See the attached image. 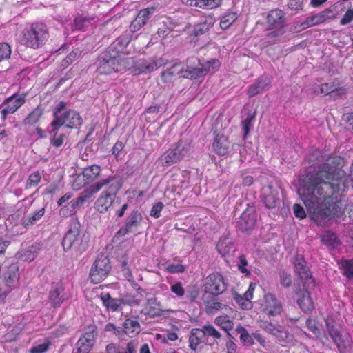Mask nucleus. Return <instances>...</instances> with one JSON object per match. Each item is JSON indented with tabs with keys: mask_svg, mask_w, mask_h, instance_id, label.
Masks as SVG:
<instances>
[{
	"mask_svg": "<svg viewBox=\"0 0 353 353\" xmlns=\"http://www.w3.org/2000/svg\"><path fill=\"white\" fill-rule=\"evenodd\" d=\"M306 159L310 166L300 178L302 188L298 193L307 210H314L323 202L339 201V192L345 187L339 170L343 159L319 149L310 152Z\"/></svg>",
	"mask_w": 353,
	"mask_h": 353,
	"instance_id": "f257e3e1",
	"label": "nucleus"
},
{
	"mask_svg": "<svg viewBox=\"0 0 353 353\" xmlns=\"http://www.w3.org/2000/svg\"><path fill=\"white\" fill-rule=\"evenodd\" d=\"M88 238L82 230L81 225L77 218L70 219L68 230L63 240L62 245L65 251L73 250L77 253H83L88 248Z\"/></svg>",
	"mask_w": 353,
	"mask_h": 353,
	"instance_id": "f03ea898",
	"label": "nucleus"
},
{
	"mask_svg": "<svg viewBox=\"0 0 353 353\" xmlns=\"http://www.w3.org/2000/svg\"><path fill=\"white\" fill-rule=\"evenodd\" d=\"M95 65L97 71L101 74H110L112 72H118L121 70L119 57L114 51L106 49L98 57Z\"/></svg>",
	"mask_w": 353,
	"mask_h": 353,
	"instance_id": "7ed1b4c3",
	"label": "nucleus"
},
{
	"mask_svg": "<svg viewBox=\"0 0 353 353\" xmlns=\"http://www.w3.org/2000/svg\"><path fill=\"white\" fill-rule=\"evenodd\" d=\"M48 37L46 25L43 23H34L29 30L24 32L23 40L28 47L38 48L43 44Z\"/></svg>",
	"mask_w": 353,
	"mask_h": 353,
	"instance_id": "20e7f679",
	"label": "nucleus"
},
{
	"mask_svg": "<svg viewBox=\"0 0 353 353\" xmlns=\"http://www.w3.org/2000/svg\"><path fill=\"white\" fill-rule=\"evenodd\" d=\"M329 335L336 344L339 353H352L353 352V341L350 335L346 332H340L334 325L326 322Z\"/></svg>",
	"mask_w": 353,
	"mask_h": 353,
	"instance_id": "39448f33",
	"label": "nucleus"
},
{
	"mask_svg": "<svg viewBox=\"0 0 353 353\" xmlns=\"http://www.w3.org/2000/svg\"><path fill=\"white\" fill-rule=\"evenodd\" d=\"M220 67V62L218 59H211L204 63H199V67L187 66L183 68L182 77L191 80L197 79L205 77L208 72H213Z\"/></svg>",
	"mask_w": 353,
	"mask_h": 353,
	"instance_id": "423d86ee",
	"label": "nucleus"
},
{
	"mask_svg": "<svg viewBox=\"0 0 353 353\" xmlns=\"http://www.w3.org/2000/svg\"><path fill=\"white\" fill-rule=\"evenodd\" d=\"M111 268L112 266L108 256L104 255L98 256L90 272L91 281L94 283H100L107 277Z\"/></svg>",
	"mask_w": 353,
	"mask_h": 353,
	"instance_id": "0eeeda50",
	"label": "nucleus"
},
{
	"mask_svg": "<svg viewBox=\"0 0 353 353\" xmlns=\"http://www.w3.org/2000/svg\"><path fill=\"white\" fill-rule=\"evenodd\" d=\"M188 153L185 145L179 141L175 147L170 148L162 154L159 161L163 166H170L181 161Z\"/></svg>",
	"mask_w": 353,
	"mask_h": 353,
	"instance_id": "6e6552de",
	"label": "nucleus"
},
{
	"mask_svg": "<svg viewBox=\"0 0 353 353\" xmlns=\"http://www.w3.org/2000/svg\"><path fill=\"white\" fill-rule=\"evenodd\" d=\"M226 283L219 273L210 274L205 280L204 293L217 296L225 291Z\"/></svg>",
	"mask_w": 353,
	"mask_h": 353,
	"instance_id": "1a4fd4ad",
	"label": "nucleus"
},
{
	"mask_svg": "<svg viewBox=\"0 0 353 353\" xmlns=\"http://www.w3.org/2000/svg\"><path fill=\"white\" fill-rule=\"evenodd\" d=\"M257 220V214L254 205H248L236 221V227L242 232H250L254 229Z\"/></svg>",
	"mask_w": 353,
	"mask_h": 353,
	"instance_id": "9d476101",
	"label": "nucleus"
},
{
	"mask_svg": "<svg viewBox=\"0 0 353 353\" xmlns=\"http://www.w3.org/2000/svg\"><path fill=\"white\" fill-rule=\"evenodd\" d=\"M26 95L13 94L0 105V116L5 121L8 114L14 113L26 101Z\"/></svg>",
	"mask_w": 353,
	"mask_h": 353,
	"instance_id": "9b49d317",
	"label": "nucleus"
},
{
	"mask_svg": "<svg viewBox=\"0 0 353 353\" xmlns=\"http://www.w3.org/2000/svg\"><path fill=\"white\" fill-rule=\"evenodd\" d=\"M143 221L141 213L138 210H133L126 217L125 224L116 233V238L124 236L128 233L134 232Z\"/></svg>",
	"mask_w": 353,
	"mask_h": 353,
	"instance_id": "f8f14e48",
	"label": "nucleus"
},
{
	"mask_svg": "<svg viewBox=\"0 0 353 353\" xmlns=\"http://www.w3.org/2000/svg\"><path fill=\"white\" fill-rule=\"evenodd\" d=\"M69 299V296L64 290L63 284L60 281L53 282L49 291L48 301L51 307H59L61 304Z\"/></svg>",
	"mask_w": 353,
	"mask_h": 353,
	"instance_id": "ddd939ff",
	"label": "nucleus"
},
{
	"mask_svg": "<svg viewBox=\"0 0 353 353\" xmlns=\"http://www.w3.org/2000/svg\"><path fill=\"white\" fill-rule=\"evenodd\" d=\"M294 265L295 268V272L303 282V286L311 285L312 287L314 279L307 265V262L301 255L298 254L296 256Z\"/></svg>",
	"mask_w": 353,
	"mask_h": 353,
	"instance_id": "4468645a",
	"label": "nucleus"
},
{
	"mask_svg": "<svg viewBox=\"0 0 353 353\" xmlns=\"http://www.w3.org/2000/svg\"><path fill=\"white\" fill-rule=\"evenodd\" d=\"M95 183L99 187V191L103 189L102 194L112 195H117L122 185L120 179L113 175L101 179Z\"/></svg>",
	"mask_w": 353,
	"mask_h": 353,
	"instance_id": "2eb2a0df",
	"label": "nucleus"
},
{
	"mask_svg": "<svg viewBox=\"0 0 353 353\" xmlns=\"http://www.w3.org/2000/svg\"><path fill=\"white\" fill-rule=\"evenodd\" d=\"M260 327L268 333L274 336L280 343L290 342L292 340V335L279 325H276L271 322L265 321L261 324Z\"/></svg>",
	"mask_w": 353,
	"mask_h": 353,
	"instance_id": "dca6fc26",
	"label": "nucleus"
},
{
	"mask_svg": "<svg viewBox=\"0 0 353 353\" xmlns=\"http://www.w3.org/2000/svg\"><path fill=\"white\" fill-rule=\"evenodd\" d=\"M264 312L268 316H276L283 310L282 304L276 296L271 293L264 295V303L263 305Z\"/></svg>",
	"mask_w": 353,
	"mask_h": 353,
	"instance_id": "f3484780",
	"label": "nucleus"
},
{
	"mask_svg": "<svg viewBox=\"0 0 353 353\" xmlns=\"http://www.w3.org/2000/svg\"><path fill=\"white\" fill-rule=\"evenodd\" d=\"M101 171V168L98 165H92L90 166H88L83 168L82 172V177L84 179V183L81 184V176L79 175L74 180V185L78 186L77 188H81V186L91 183L94 181L96 179H97L100 174Z\"/></svg>",
	"mask_w": 353,
	"mask_h": 353,
	"instance_id": "a211bd4d",
	"label": "nucleus"
},
{
	"mask_svg": "<svg viewBox=\"0 0 353 353\" xmlns=\"http://www.w3.org/2000/svg\"><path fill=\"white\" fill-rule=\"evenodd\" d=\"M310 285L303 286V289H299L296 292V302L300 308L304 312H311L314 309V303L307 290Z\"/></svg>",
	"mask_w": 353,
	"mask_h": 353,
	"instance_id": "6ab92c4d",
	"label": "nucleus"
},
{
	"mask_svg": "<svg viewBox=\"0 0 353 353\" xmlns=\"http://www.w3.org/2000/svg\"><path fill=\"white\" fill-rule=\"evenodd\" d=\"M271 84V79L268 75H262L252 84L247 92V94L252 98L258 94L269 89Z\"/></svg>",
	"mask_w": 353,
	"mask_h": 353,
	"instance_id": "aec40b11",
	"label": "nucleus"
},
{
	"mask_svg": "<svg viewBox=\"0 0 353 353\" xmlns=\"http://www.w3.org/2000/svg\"><path fill=\"white\" fill-rule=\"evenodd\" d=\"M263 202L268 209L275 208L280 202L279 190L271 185L263 188Z\"/></svg>",
	"mask_w": 353,
	"mask_h": 353,
	"instance_id": "412c9836",
	"label": "nucleus"
},
{
	"mask_svg": "<svg viewBox=\"0 0 353 353\" xmlns=\"http://www.w3.org/2000/svg\"><path fill=\"white\" fill-rule=\"evenodd\" d=\"M46 213V208L42 207L29 214H25L21 219V224L26 229H30L33 225L38 224Z\"/></svg>",
	"mask_w": 353,
	"mask_h": 353,
	"instance_id": "4be33fe9",
	"label": "nucleus"
},
{
	"mask_svg": "<svg viewBox=\"0 0 353 353\" xmlns=\"http://www.w3.org/2000/svg\"><path fill=\"white\" fill-rule=\"evenodd\" d=\"M201 300L205 305V312L210 315H214L223 305L217 301L216 296L213 295L210 296L209 293H203L201 296Z\"/></svg>",
	"mask_w": 353,
	"mask_h": 353,
	"instance_id": "5701e85b",
	"label": "nucleus"
},
{
	"mask_svg": "<svg viewBox=\"0 0 353 353\" xmlns=\"http://www.w3.org/2000/svg\"><path fill=\"white\" fill-rule=\"evenodd\" d=\"M41 250V245L34 243L31 245L21 248L16 254V257L23 261H32L37 256Z\"/></svg>",
	"mask_w": 353,
	"mask_h": 353,
	"instance_id": "b1692460",
	"label": "nucleus"
},
{
	"mask_svg": "<svg viewBox=\"0 0 353 353\" xmlns=\"http://www.w3.org/2000/svg\"><path fill=\"white\" fill-rule=\"evenodd\" d=\"M132 38L130 32H125L118 37L107 49L111 52L114 51L117 53V56L119 57V53L130 43Z\"/></svg>",
	"mask_w": 353,
	"mask_h": 353,
	"instance_id": "393cba45",
	"label": "nucleus"
},
{
	"mask_svg": "<svg viewBox=\"0 0 353 353\" xmlns=\"http://www.w3.org/2000/svg\"><path fill=\"white\" fill-rule=\"evenodd\" d=\"M334 18L335 15L333 10L330 8H326L315 15L307 17L306 25H310L312 27L325 23Z\"/></svg>",
	"mask_w": 353,
	"mask_h": 353,
	"instance_id": "a878e982",
	"label": "nucleus"
},
{
	"mask_svg": "<svg viewBox=\"0 0 353 353\" xmlns=\"http://www.w3.org/2000/svg\"><path fill=\"white\" fill-rule=\"evenodd\" d=\"M267 23L272 28L285 26L284 12L279 9L271 10L267 17Z\"/></svg>",
	"mask_w": 353,
	"mask_h": 353,
	"instance_id": "bb28decb",
	"label": "nucleus"
},
{
	"mask_svg": "<svg viewBox=\"0 0 353 353\" xmlns=\"http://www.w3.org/2000/svg\"><path fill=\"white\" fill-rule=\"evenodd\" d=\"M100 299L103 303V306L112 312L121 311L122 307L120 299H114L111 296L110 293L102 292L100 294Z\"/></svg>",
	"mask_w": 353,
	"mask_h": 353,
	"instance_id": "cd10ccee",
	"label": "nucleus"
},
{
	"mask_svg": "<svg viewBox=\"0 0 353 353\" xmlns=\"http://www.w3.org/2000/svg\"><path fill=\"white\" fill-rule=\"evenodd\" d=\"M64 124L68 128H77L82 125V118L80 114L72 110L65 111L63 115Z\"/></svg>",
	"mask_w": 353,
	"mask_h": 353,
	"instance_id": "c85d7f7f",
	"label": "nucleus"
},
{
	"mask_svg": "<svg viewBox=\"0 0 353 353\" xmlns=\"http://www.w3.org/2000/svg\"><path fill=\"white\" fill-rule=\"evenodd\" d=\"M230 143L228 138L224 135L217 134L213 143L214 150L219 155H225L228 153Z\"/></svg>",
	"mask_w": 353,
	"mask_h": 353,
	"instance_id": "c756f323",
	"label": "nucleus"
},
{
	"mask_svg": "<svg viewBox=\"0 0 353 353\" xmlns=\"http://www.w3.org/2000/svg\"><path fill=\"white\" fill-rule=\"evenodd\" d=\"M116 195L102 194L95 202V208L100 213H105L112 205Z\"/></svg>",
	"mask_w": 353,
	"mask_h": 353,
	"instance_id": "7c9ffc66",
	"label": "nucleus"
},
{
	"mask_svg": "<svg viewBox=\"0 0 353 353\" xmlns=\"http://www.w3.org/2000/svg\"><path fill=\"white\" fill-rule=\"evenodd\" d=\"M19 274V267L17 264L12 263L8 267L6 272L4 273V280L6 285L11 288L18 281Z\"/></svg>",
	"mask_w": 353,
	"mask_h": 353,
	"instance_id": "2f4dec72",
	"label": "nucleus"
},
{
	"mask_svg": "<svg viewBox=\"0 0 353 353\" xmlns=\"http://www.w3.org/2000/svg\"><path fill=\"white\" fill-rule=\"evenodd\" d=\"M321 242L329 249H335L341 245L336 234L332 231H326L321 236Z\"/></svg>",
	"mask_w": 353,
	"mask_h": 353,
	"instance_id": "473e14b6",
	"label": "nucleus"
},
{
	"mask_svg": "<svg viewBox=\"0 0 353 353\" xmlns=\"http://www.w3.org/2000/svg\"><path fill=\"white\" fill-rule=\"evenodd\" d=\"M216 249L219 254L224 257L235 250L234 243L229 237L221 238L216 245Z\"/></svg>",
	"mask_w": 353,
	"mask_h": 353,
	"instance_id": "72a5a7b5",
	"label": "nucleus"
},
{
	"mask_svg": "<svg viewBox=\"0 0 353 353\" xmlns=\"http://www.w3.org/2000/svg\"><path fill=\"white\" fill-rule=\"evenodd\" d=\"M183 72V67L181 66V64L180 63H175L170 68L161 72V78L164 83H169L174 76L179 74L182 75Z\"/></svg>",
	"mask_w": 353,
	"mask_h": 353,
	"instance_id": "f704fd0d",
	"label": "nucleus"
},
{
	"mask_svg": "<svg viewBox=\"0 0 353 353\" xmlns=\"http://www.w3.org/2000/svg\"><path fill=\"white\" fill-rule=\"evenodd\" d=\"M123 327L125 335H128L131 337L139 334L141 329V326L138 321L132 319H127L123 323Z\"/></svg>",
	"mask_w": 353,
	"mask_h": 353,
	"instance_id": "c9c22d12",
	"label": "nucleus"
},
{
	"mask_svg": "<svg viewBox=\"0 0 353 353\" xmlns=\"http://www.w3.org/2000/svg\"><path fill=\"white\" fill-rule=\"evenodd\" d=\"M164 64L165 63L163 62V59L157 60H143L139 63V68L142 72H151Z\"/></svg>",
	"mask_w": 353,
	"mask_h": 353,
	"instance_id": "e433bc0d",
	"label": "nucleus"
},
{
	"mask_svg": "<svg viewBox=\"0 0 353 353\" xmlns=\"http://www.w3.org/2000/svg\"><path fill=\"white\" fill-rule=\"evenodd\" d=\"M147 312L146 314L151 317L159 316L162 314L163 310L161 304L157 301L156 298L148 299L147 301Z\"/></svg>",
	"mask_w": 353,
	"mask_h": 353,
	"instance_id": "4c0bfd02",
	"label": "nucleus"
},
{
	"mask_svg": "<svg viewBox=\"0 0 353 353\" xmlns=\"http://www.w3.org/2000/svg\"><path fill=\"white\" fill-rule=\"evenodd\" d=\"M285 26L276 27L274 28L269 27L266 34L268 43L271 44L276 43L279 40L281 37L285 33Z\"/></svg>",
	"mask_w": 353,
	"mask_h": 353,
	"instance_id": "58836bf2",
	"label": "nucleus"
},
{
	"mask_svg": "<svg viewBox=\"0 0 353 353\" xmlns=\"http://www.w3.org/2000/svg\"><path fill=\"white\" fill-rule=\"evenodd\" d=\"M213 24V19H209L194 25L192 35L199 37L209 31L210 28L212 27Z\"/></svg>",
	"mask_w": 353,
	"mask_h": 353,
	"instance_id": "ea45409f",
	"label": "nucleus"
},
{
	"mask_svg": "<svg viewBox=\"0 0 353 353\" xmlns=\"http://www.w3.org/2000/svg\"><path fill=\"white\" fill-rule=\"evenodd\" d=\"M43 112V108L40 105L37 106L25 118L23 123L30 125H34L39 121Z\"/></svg>",
	"mask_w": 353,
	"mask_h": 353,
	"instance_id": "a19ab883",
	"label": "nucleus"
},
{
	"mask_svg": "<svg viewBox=\"0 0 353 353\" xmlns=\"http://www.w3.org/2000/svg\"><path fill=\"white\" fill-rule=\"evenodd\" d=\"M335 83L334 82L325 83L321 85H314L312 88L313 92L317 94L330 95L332 90L335 89Z\"/></svg>",
	"mask_w": 353,
	"mask_h": 353,
	"instance_id": "79ce46f5",
	"label": "nucleus"
},
{
	"mask_svg": "<svg viewBox=\"0 0 353 353\" xmlns=\"http://www.w3.org/2000/svg\"><path fill=\"white\" fill-rule=\"evenodd\" d=\"M238 18V14L234 12L225 13L221 19L220 27L223 30L228 29Z\"/></svg>",
	"mask_w": 353,
	"mask_h": 353,
	"instance_id": "37998d69",
	"label": "nucleus"
},
{
	"mask_svg": "<svg viewBox=\"0 0 353 353\" xmlns=\"http://www.w3.org/2000/svg\"><path fill=\"white\" fill-rule=\"evenodd\" d=\"M340 268L343 270V274L353 281V259L341 261Z\"/></svg>",
	"mask_w": 353,
	"mask_h": 353,
	"instance_id": "c03bdc74",
	"label": "nucleus"
},
{
	"mask_svg": "<svg viewBox=\"0 0 353 353\" xmlns=\"http://www.w3.org/2000/svg\"><path fill=\"white\" fill-rule=\"evenodd\" d=\"M236 331L237 333L240 334V340L243 345L251 346L254 343L253 338L250 335L245 327L239 326L236 329Z\"/></svg>",
	"mask_w": 353,
	"mask_h": 353,
	"instance_id": "a18cd8bd",
	"label": "nucleus"
},
{
	"mask_svg": "<svg viewBox=\"0 0 353 353\" xmlns=\"http://www.w3.org/2000/svg\"><path fill=\"white\" fill-rule=\"evenodd\" d=\"M154 10L155 8L153 7L140 10L135 18L137 21L141 23L142 26H144L150 19V16L154 13Z\"/></svg>",
	"mask_w": 353,
	"mask_h": 353,
	"instance_id": "49530a36",
	"label": "nucleus"
},
{
	"mask_svg": "<svg viewBox=\"0 0 353 353\" xmlns=\"http://www.w3.org/2000/svg\"><path fill=\"white\" fill-rule=\"evenodd\" d=\"M215 323L220 325L225 331H230L233 328V321L229 319L228 316H220L215 319Z\"/></svg>",
	"mask_w": 353,
	"mask_h": 353,
	"instance_id": "de8ad7c7",
	"label": "nucleus"
},
{
	"mask_svg": "<svg viewBox=\"0 0 353 353\" xmlns=\"http://www.w3.org/2000/svg\"><path fill=\"white\" fill-rule=\"evenodd\" d=\"M81 54V50L79 48L73 50L61 63V66L66 68Z\"/></svg>",
	"mask_w": 353,
	"mask_h": 353,
	"instance_id": "09e8293b",
	"label": "nucleus"
},
{
	"mask_svg": "<svg viewBox=\"0 0 353 353\" xmlns=\"http://www.w3.org/2000/svg\"><path fill=\"white\" fill-rule=\"evenodd\" d=\"M105 330L106 332H112L121 340L125 339V335L123 326L118 327L114 325L113 323H108L105 326Z\"/></svg>",
	"mask_w": 353,
	"mask_h": 353,
	"instance_id": "8fccbe9b",
	"label": "nucleus"
},
{
	"mask_svg": "<svg viewBox=\"0 0 353 353\" xmlns=\"http://www.w3.org/2000/svg\"><path fill=\"white\" fill-rule=\"evenodd\" d=\"M68 110H66V103L63 101H60L56 105L53 110V116L54 119L59 121L58 122H60L61 120H63L65 111Z\"/></svg>",
	"mask_w": 353,
	"mask_h": 353,
	"instance_id": "3c124183",
	"label": "nucleus"
},
{
	"mask_svg": "<svg viewBox=\"0 0 353 353\" xmlns=\"http://www.w3.org/2000/svg\"><path fill=\"white\" fill-rule=\"evenodd\" d=\"M99 192V187L97 186L96 183H93L88 188L83 190L79 196L83 199L85 202L88 199H90L93 194Z\"/></svg>",
	"mask_w": 353,
	"mask_h": 353,
	"instance_id": "603ef678",
	"label": "nucleus"
},
{
	"mask_svg": "<svg viewBox=\"0 0 353 353\" xmlns=\"http://www.w3.org/2000/svg\"><path fill=\"white\" fill-rule=\"evenodd\" d=\"M97 336L96 330L94 327H89L88 330L86 331L80 338V343L84 341L88 342L90 344H94Z\"/></svg>",
	"mask_w": 353,
	"mask_h": 353,
	"instance_id": "864d4df0",
	"label": "nucleus"
},
{
	"mask_svg": "<svg viewBox=\"0 0 353 353\" xmlns=\"http://www.w3.org/2000/svg\"><path fill=\"white\" fill-rule=\"evenodd\" d=\"M221 3V0H198L194 3V6L212 9L219 6Z\"/></svg>",
	"mask_w": 353,
	"mask_h": 353,
	"instance_id": "5fc2aeb1",
	"label": "nucleus"
},
{
	"mask_svg": "<svg viewBox=\"0 0 353 353\" xmlns=\"http://www.w3.org/2000/svg\"><path fill=\"white\" fill-rule=\"evenodd\" d=\"M234 299L243 310H249L252 307L250 301L246 300L243 296L239 294L237 292H234Z\"/></svg>",
	"mask_w": 353,
	"mask_h": 353,
	"instance_id": "6e6d98bb",
	"label": "nucleus"
},
{
	"mask_svg": "<svg viewBox=\"0 0 353 353\" xmlns=\"http://www.w3.org/2000/svg\"><path fill=\"white\" fill-rule=\"evenodd\" d=\"M254 119V114H248L247 118L242 121L241 125L242 129L243 130L244 134H243V139H246L248 134H249V132L250 130V128L252 127V122Z\"/></svg>",
	"mask_w": 353,
	"mask_h": 353,
	"instance_id": "4d7b16f0",
	"label": "nucleus"
},
{
	"mask_svg": "<svg viewBox=\"0 0 353 353\" xmlns=\"http://www.w3.org/2000/svg\"><path fill=\"white\" fill-rule=\"evenodd\" d=\"M120 299L121 305H138L141 302V299H137L134 296L131 294H125Z\"/></svg>",
	"mask_w": 353,
	"mask_h": 353,
	"instance_id": "13d9d810",
	"label": "nucleus"
},
{
	"mask_svg": "<svg viewBox=\"0 0 353 353\" xmlns=\"http://www.w3.org/2000/svg\"><path fill=\"white\" fill-rule=\"evenodd\" d=\"M10 46L6 43H0V61L10 58Z\"/></svg>",
	"mask_w": 353,
	"mask_h": 353,
	"instance_id": "bf43d9fd",
	"label": "nucleus"
},
{
	"mask_svg": "<svg viewBox=\"0 0 353 353\" xmlns=\"http://www.w3.org/2000/svg\"><path fill=\"white\" fill-rule=\"evenodd\" d=\"M94 344H90L88 342L86 341H81L80 343V339L76 343V347L77 349V351L76 353H88L90 352L91 347L93 346Z\"/></svg>",
	"mask_w": 353,
	"mask_h": 353,
	"instance_id": "052dcab7",
	"label": "nucleus"
},
{
	"mask_svg": "<svg viewBox=\"0 0 353 353\" xmlns=\"http://www.w3.org/2000/svg\"><path fill=\"white\" fill-rule=\"evenodd\" d=\"M346 93V88L343 87H337L336 85H335V89L332 90L330 98L333 99L334 100L341 99L345 97Z\"/></svg>",
	"mask_w": 353,
	"mask_h": 353,
	"instance_id": "680f3d73",
	"label": "nucleus"
},
{
	"mask_svg": "<svg viewBox=\"0 0 353 353\" xmlns=\"http://www.w3.org/2000/svg\"><path fill=\"white\" fill-rule=\"evenodd\" d=\"M58 121H59L57 119H54V120L51 122L50 125L52 129L49 132L51 137H58V130L59 128L64 125L63 120H61L60 122Z\"/></svg>",
	"mask_w": 353,
	"mask_h": 353,
	"instance_id": "e2e57ef3",
	"label": "nucleus"
},
{
	"mask_svg": "<svg viewBox=\"0 0 353 353\" xmlns=\"http://www.w3.org/2000/svg\"><path fill=\"white\" fill-rule=\"evenodd\" d=\"M247 265L248 261L245 256L243 254L240 255L239 257L238 268L242 273L245 274L246 276H250V272L246 268Z\"/></svg>",
	"mask_w": 353,
	"mask_h": 353,
	"instance_id": "0e129e2a",
	"label": "nucleus"
},
{
	"mask_svg": "<svg viewBox=\"0 0 353 353\" xmlns=\"http://www.w3.org/2000/svg\"><path fill=\"white\" fill-rule=\"evenodd\" d=\"M163 25L168 28L169 31H172L174 29L182 26L183 24L179 20L168 18L166 21L163 22Z\"/></svg>",
	"mask_w": 353,
	"mask_h": 353,
	"instance_id": "69168bd1",
	"label": "nucleus"
},
{
	"mask_svg": "<svg viewBox=\"0 0 353 353\" xmlns=\"http://www.w3.org/2000/svg\"><path fill=\"white\" fill-rule=\"evenodd\" d=\"M204 334L211 336L214 339H220L221 335L212 325H207L203 327Z\"/></svg>",
	"mask_w": 353,
	"mask_h": 353,
	"instance_id": "338daca9",
	"label": "nucleus"
},
{
	"mask_svg": "<svg viewBox=\"0 0 353 353\" xmlns=\"http://www.w3.org/2000/svg\"><path fill=\"white\" fill-rule=\"evenodd\" d=\"M121 271L122 272L124 277L129 281H133V276L132 274L130 267L125 261H123L121 265Z\"/></svg>",
	"mask_w": 353,
	"mask_h": 353,
	"instance_id": "774afa93",
	"label": "nucleus"
}]
</instances>
